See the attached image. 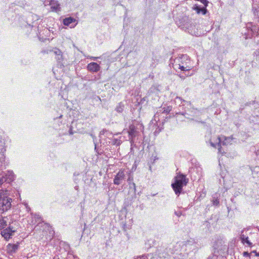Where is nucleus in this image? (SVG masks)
I'll use <instances>...</instances> for the list:
<instances>
[{"label":"nucleus","instance_id":"f257e3e1","mask_svg":"<svg viewBox=\"0 0 259 259\" xmlns=\"http://www.w3.org/2000/svg\"><path fill=\"white\" fill-rule=\"evenodd\" d=\"M175 177V182L171 184V187L177 195H179L183 189V187L187 185L189 180L186 178L185 175L179 172Z\"/></svg>","mask_w":259,"mask_h":259},{"label":"nucleus","instance_id":"f03ea898","mask_svg":"<svg viewBox=\"0 0 259 259\" xmlns=\"http://www.w3.org/2000/svg\"><path fill=\"white\" fill-rule=\"evenodd\" d=\"M12 199L6 196L3 190H0V213L10 209L11 207Z\"/></svg>","mask_w":259,"mask_h":259},{"label":"nucleus","instance_id":"7ed1b4c3","mask_svg":"<svg viewBox=\"0 0 259 259\" xmlns=\"http://www.w3.org/2000/svg\"><path fill=\"white\" fill-rule=\"evenodd\" d=\"M14 179V175L12 171H8L2 177H0V185L5 182L10 183Z\"/></svg>","mask_w":259,"mask_h":259},{"label":"nucleus","instance_id":"20e7f679","mask_svg":"<svg viewBox=\"0 0 259 259\" xmlns=\"http://www.w3.org/2000/svg\"><path fill=\"white\" fill-rule=\"evenodd\" d=\"M15 232V230L13 229V228L10 226L6 229H4L1 231V235L6 240H8Z\"/></svg>","mask_w":259,"mask_h":259},{"label":"nucleus","instance_id":"39448f33","mask_svg":"<svg viewBox=\"0 0 259 259\" xmlns=\"http://www.w3.org/2000/svg\"><path fill=\"white\" fill-rule=\"evenodd\" d=\"M125 174L124 171L120 169L115 176L113 183L115 185H118L121 184V181L124 179Z\"/></svg>","mask_w":259,"mask_h":259},{"label":"nucleus","instance_id":"423d86ee","mask_svg":"<svg viewBox=\"0 0 259 259\" xmlns=\"http://www.w3.org/2000/svg\"><path fill=\"white\" fill-rule=\"evenodd\" d=\"M156 253L160 258H165L168 255L167 248L162 245L159 246L156 250Z\"/></svg>","mask_w":259,"mask_h":259},{"label":"nucleus","instance_id":"0eeeda50","mask_svg":"<svg viewBox=\"0 0 259 259\" xmlns=\"http://www.w3.org/2000/svg\"><path fill=\"white\" fill-rule=\"evenodd\" d=\"M76 22V19L71 17L66 18L63 20L64 25L70 26V27H74L77 24Z\"/></svg>","mask_w":259,"mask_h":259},{"label":"nucleus","instance_id":"6e6552de","mask_svg":"<svg viewBox=\"0 0 259 259\" xmlns=\"http://www.w3.org/2000/svg\"><path fill=\"white\" fill-rule=\"evenodd\" d=\"M87 68L91 72H96L100 70V66L97 63L92 62L88 65Z\"/></svg>","mask_w":259,"mask_h":259},{"label":"nucleus","instance_id":"1a4fd4ad","mask_svg":"<svg viewBox=\"0 0 259 259\" xmlns=\"http://www.w3.org/2000/svg\"><path fill=\"white\" fill-rule=\"evenodd\" d=\"M137 132L136 130V127L134 125L132 124L129 126L128 133L130 139H133V138L136 137V133Z\"/></svg>","mask_w":259,"mask_h":259},{"label":"nucleus","instance_id":"9d476101","mask_svg":"<svg viewBox=\"0 0 259 259\" xmlns=\"http://www.w3.org/2000/svg\"><path fill=\"white\" fill-rule=\"evenodd\" d=\"M243 231H242L241 232V234L240 236V239L242 243H243V244L246 243V244H247V245L249 246H252V243L250 242L249 241V240H248V237H246L245 235H244L243 234Z\"/></svg>","mask_w":259,"mask_h":259},{"label":"nucleus","instance_id":"9b49d317","mask_svg":"<svg viewBox=\"0 0 259 259\" xmlns=\"http://www.w3.org/2000/svg\"><path fill=\"white\" fill-rule=\"evenodd\" d=\"M19 245L18 244H9L7 245V248L9 252L11 253H14L18 249Z\"/></svg>","mask_w":259,"mask_h":259},{"label":"nucleus","instance_id":"f8f14e48","mask_svg":"<svg viewBox=\"0 0 259 259\" xmlns=\"http://www.w3.org/2000/svg\"><path fill=\"white\" fill-rule=\"evenodd\" d=\"M50 5H51V8L52 10V11H56V12H57L58 11H60V5L55 0H53L52 1H51V3H50Z\"/></svg>","mask_w":259,"mask_h":259},{"label":"nucleus","instance_id":"ddd939ff","mask_svg":"<svg viewBox=\"0 0 259 259\" xmlns=\"http://www.w3.org/2000/svg\"><path fill=\"white\" fill-rule=\"evenodd\" d=\"M218 142L217 144H214L212 142H210V145L212 147H214V148H217V147H218V150H219V152H221V142H222V139L221 138V137H218Z\"/></svg>","mask_w":259,"mask_h":259},{"label":"nucleus","instance_id":"4468645a","mask_svg":"<svg viewBox=\"0 0 259 259\" xmlns=\"http://www.w3.org/2000/svg\"><path fill=\"white\" fill-rule=\"evenodd\" d=\"M7 226V222L5 218L0 217V230L5 228Z\"/></svg>","mask_w":259,"mask_h":259},{"label":"nucleus","instance_id":"2eb2a0df","mask_svg":"<svg viewBox=\"0 0 259 259\" xmlns=\"http://www.w3.org/2000/svg\"><path fill=\"white\" fill-rule=\"evenodd\" d=\"M124 109V105L122 102L118 104L116 107L115 110L118 113H121Z\"/></svg>","mask_w":259,"mask_h":259},{"label":"nucleus","instance_id":"dca6fc26","mask_svg":"<svg viewBox=\"0 0 259 259\" xmlns=\"http://www.w3.org/2000/svg\"><path fill=\"white\" fill-rule=\"evenodd\" d=\"M224 140L222 142L223 145H226L231 143V142L233 139V138L231 137H224Z\"/></svg>","mask_w":259,"mask_h":259},{"label":"nucleus","instance_id":"f3484780","mask_svg":"<svg viewBox=\"0 0 259 259\" xmlns=\"http://www.w3.org/2000/svg\"><path fill=\"white\" fill-rule=\"evenodd\" d=\"M100 135H105V136L109 137L110 136L112 135V133L106 130V129H103L100 132Z\"/></svg>","mask_w":259,"mask_h":259},{"label":"nucleus","instance_id":"a211bd4d","mask_svg":"<svg viewBox=\"0 0 259 259\" xmlns=\"http://www.w3.org/2000/svg\"><path fill=\"white\" fill-rule=\"evenodd\" d=\"M179 68L182 71H188L191 70V67L188 66H184V65H181L180 64H179Z\"/></svg>","mask_w":259,"mask_h":259},{"label":"nucleus","instance_id":"6ab92c4d","mask_svg":"<svg viewBox=\"0 0 259 259\" xmlns=\"http://www.w3.org/2000/svg\"><path fill=\"white\" fill-rule=\"evenodd\" d=\"M162 109H163V111H162L163 113H169L171 111L172 107L170 106H168L166 108L163 107L162 108Z\"/></svg>","mask_w":259,"mask_h":259},{"label":"nucleus","instance_id":"aec40b11","mask_svg":"<svg viewBox=\"0 0 259 259\" xmlns=\"http://www.w3.org/2000/svg\"><path fill=\"white\" fill-rule=\"evenodd\" d=\"M193 10H195L197 12V14H200L201 13V8L198 6V5H195L193 8Z\"/></svg>","mask_w":259,"mask_h":259},{"label":"nucleus","instance_id":"412c9836","mask_svg":"<svg viewBox=\"0 0 259 259\" xmlns=\"http://www.w3.org/2000/svg\"><path fill=\"white\" fill-rule=\"evenodd\" d=\"M200 1L201 3H202L204 6L205 7H206L208 5V2L207 0H199Z\"/></svg>","mask_w":259,"mask_h":259},{"label":"nucleus","instance_id":"4be33fe9","mask_svg":"<svg viewBox=\"0 0 259 259\" xmlns=\"http://www.w3.org/2000/svg\"><path fill=\"white\" fill-rule=\"evenodd\" d=\"M201 12L203 15H205L207 12V10L206 9V7H204L201 8Z\"/></svg>","mask_w":259,"mask_h":259},{"label":"nucleus","instance_id":"5701e85b","mask_svg":"<svg viewBox=\"0 0 259 259\" xmlns=\"http://www.w3.org/2000/svg\"><path fill=\"white\" fill-rule=\"evenodd\" d=\"M220 201L218 199H216L213 200V204L214 205L218 206L219 205Z\"/></svg>","mask_w":259,"mask_h":259},{"label":"nucleus","instance_id":"b1692460","mask_svg":"<svg viewBox=\"0 0 259 259\" xmlns=\"http://www.w3.org/2000/svg\"><path fill=\"white\" fill-rule=\"evenodd\" d=\"M175 214L177 216H178L179 217H180L182 215V212L180 211H175Z\"/></svg>","mask_w":259,"mask_h":259},{"label":"nucleus","instance_id":"393cba45","mask_svg":"<svg viewBox=\"0 0 259 259\" xmlns=\"http://www.w3.org/2000/svg\"><path fill=\"white\" fill-rule=\"evenodd\" d=\"M243 255L244 256H250V253H249L247 251H244L243 252Z\"/></svg>","mask_w":259,"mask_h":259},{"label":"nucleus","instance_id":"a878e982","mask_svg":"<svg viewBox=\"0 0 259 259\" xmlns=\"http://www.w3.org/2000/svg\"><path fill=\"white\" fill-rule=\"evenodd\" d=\"M55 53L56 54V55H60L61 53V52L60 50H58L57 51H55Z\"/></svg>","mask_w":259,"mask_h":259},{"label":"nucleus","instance_id":"bb28decb","mask_svg":"<svg viewBox=\"0 0 259 259\" xmlns=\"http://www.w3.org/2000/svg\"><path fill=\"white\" fill-rule=\"evenodd\" d=\"M251 253H254L255 254V255L256 256V253L257 252H256V250H253L251 252Z\"/></svg>","mask_w":259,"mask_h":259},{"label":"nucleus","instance_id":"cd10ccee","mask_svg":"<svg viewBox=\"0 0 259 259\" xmlns=\"http://www.w3.org/2000/svg\"><path fill=\"white\" fill-rule=\"evenodd\" d=\"M53 259H59L57 256H55Z\"/></svg>","mask_w":259,"mask_h":259},{"label":"nucleus","instance_id":"c85d7f7f","mask_svg":"<svg viewBox=\"0 0 259 259\" xmlns=\"http://www.w3.org/2000/svg\"><path fill=\"white\" fill-rule=\"evenodd\" d=\"M69 133H70V135L73 134V133L72 132L71 130H70V131H69Z\"/></svg>","mask_w":259,"mask_h":259},{"label":"nucleus","instance_id":"c756f323","mask_svg":"<svg viewBox=\"0 0 259 259\" xmlns=\"http://www.w3.org/2000/svg\"><path fill=\"white\" fill-rule=\"evenodd\" d=\"M256 154H257L258 153H259V149L257 150V151L256 152Z\"/></svg>","mask_w":259,"mask_h":259},{"label":"nucleus","instance_id":"7c9ffc66","mask_svg":"<svg viewBox=\"0 0 259 259\" xmlns=\"http://www.w3.org/2000/svg\"><path fill=\"white\" fill-rule=\"evenodd\" d=\"M256 256H259V252L258 253H256Z\"/></svg>","mask_w":259,"mask_h":259},{"label":"nucleus","instance_id":"2f4dec72","mask_svg":"<svg viewBox=\"0 0 259 259\" xmlns=\"http://www.w3.org/2000/svg\"><path fill=\"white\" fill-rule=\"evenodd\" d=\"M114 141H115L114 143L115 144V143H116V142L117 140H116V139H114Z\"/></svg>","mask_w":259,"mask_h":259},{"label":"nucleus","instance_id":"473e14b6","mask_svg":"<svg viewBox=\"0 0 259 259\" xmlns=\"http://www.w3.org/2000/svg\"><path fill=\"white\" fill-rule=\"evenodd\" d=\"M133 185L135 187V184L133 183Z\"/></svg>","mask_w":259,"mask_h":259}]
</instances>
